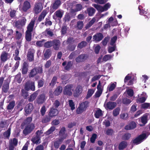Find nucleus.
Returning <instances> with one entry per match:
<instances>
[{
  "mask_svg": "<svg viewBox=\"0 0 150 150\" xmlns=\"http://www.w3.org/2000/svg\"><path fill=\"white\" fill-rule=\"evenodd\" d=\"M55 127L54 126L51 127L46 132L45 134L46 135H49L52 133L54 131Z\"/></svg>",
  "mask_w": 150,
  "mask_h": 150,
  "instance_id": "obj_56",
  "label": "nucleus"
},
{
  "mask_svg": "<svg viewBox=\"0 0 150 150\" xmlns=\"http://www.w3.org/2000/svg\"><path fill=\"white\" fill-rule=\"evenodd\" d=\"M48 12V9L46 8L43 11L41 12V13L39 16L38 19V21L39 22L43 20L46 15L47 14Z\"/></svg>",
  "mask_w": 150,
  "mask_h": 150,
  "instance_id": "obj_23",
  "label": "nucleus"
},
{
  "mask_svg": "<svg viewBox=\"0 0 150 150\" xmlns=\"http://www.w3.org/2000/svg\"><path fill=\"white\" fill-rule=\"evenodd\" d=\"M83 87L80 85H77L74 91L73 92V95L74 97H78L82 93L83 89Z\"/></svg>",
  "mask_w": 150,
  "mask_h": 150,
  "instance_id": "obj_10",
  "label": "nucleus"
},
{
  "mask_svg": "<svg viewBox=\"0 0 150 150\" xmlns=\"http://www.w3.org/2000/svg\"><path fill=\"white\" fill-rule=\"evenodd\" d=\"M115 131L112 129H108L105 132V133L108 135H112L114 133Z\"/></svg>",
  "mask_w": 150,
  "mask_h": 150,
  "instance_id": "obj_59",
  "label": "nucleus"
},
{
  "mask_svg": "<svg viewBox=\"0 0 150 150\" xmlns=\"http://www.w3.org/2000/svg\"><path fill=\"white\" fill-rule=\"evenodd\" d=\"M38 74V71H36V69L34 68L31 70L29 74V77L30 78L33 77Z\"/></svg>",
  "mask_w": 150,
  "mask_h": 150,
  "instance_id": "obj_37",
  "label": "nucleus"
},
{
  "mask_svg": "<svg viewBox=\"0 0 150 150\" xmlns=\"http://www.w3.org/2000/svg\"><path fill=\"white\" fill-rule=\"evenodd\" d=\"M45 100V95L44 94H42L38 96L36 99V101L38 104H40L43 103Z\"/></svg>",
  "mask_w": 150,
  "mask_h": 150,
  "instance_id": "obj_22",
  "label": "nucleus"
},
{
  "mask_svg": "<svg viewBox=\"0 0 150 150\" xmlns=\"http://www.w3.org/2000/svg\"><path fill=\"white\" fill-rule=\"evenodd\" d=\"M93 6L98 11L103 12V6H102L97 4H93Z\"/></svg>",
  "mask_w": 150,
  "mask_h": 150,
  "instance_id": "obj_44",
  "label": "nucleus"
},
{
  "mask_svg": "<svg viewBox=\"0 0 150 150\" xmlns=\"http://www.w3.org/2000/svg\"><path fill=\"white\" fill-rule=\"evenodd\" d=\"M87 45V43L86 42L82 41L78 44L77 47L80 49H81L85 47Z\"/></svg>",
  "mask_w": 150,
  "mask_h": 150,
  "instance_id": "obj_41",
  "label": "nucleus"
},
{
  "mask_svg": "<svg viewBox=\"0 0 150 150\" xmlns=\"http://www.w3.org/2000/svg\"><path fill=\"white\" fill-rule=\"evenodd\" d=\"M142 7L141 6H139L138 7V9L139 11V14L141 15H144L145 16V18H147V20L149 19V16L150 14L148 13L146 11L144 10L143 9H141Z\"/></svg>",
  "mask_w": 150,
  "mask_h": 150,
  "instance_id": "obj_26",
  "label": "nucleus"
},
{
  "mask_svg": "<svg viewBox=\"0 0 150 150\" xmlns=\"http://www.w3.org/2000/svg\"><path fill=\"white\" fill-rule=\"evenodd\" d=\"M8 53L6 51H3L0 56V62L1 63H4L9 58L8 57Z\"/></svg>",
  "mask_w": 150,
  "mask_h": 150,
  "instance_id": "obj_11",
  "label": "nucleus"
},
{
  "mask_svg": "<svg viewBox=\"0 0 150 150\" xmlns=\"http://www.w3.org/2000/svg\"><path fill=\"white\" fill-rule=\"evenodd\" d=\"M15 105V102L14 100L10 102L7 106L8 110H12L14 108Z\"/></svg>",
  "mask_w": 150,
  "mask_h": 150,
  "instance_id": "obj_38",
  "label": "nucleus"
},
{
  "mask_svg": "<svg viewBox=\"0 0 150 150\" xmlns=\"http://www.w3.org/2000/svg\"><path fill=\"white\" fill-rule=\"evenodd\" d=\"M61 4V1L60 0H56L55 1L50 8V10H53V11L57 9Z\"/></svg>",
  "mask_w": 150,
  "mask_h": 150,
  "instance_id": "obj_21",
  "label": "nucleus"
},
{
  "mask_svg": "<svg viewBox=\"0 0 150 150\" xmlns=\"http://www.w3.org/2000/svg\"><path fill=\"white\" fill-rule=\"evenodd\" d=\"M103 113L102 110L100 108H98L94 114V116L96 118H99L100 117H102Z\"/></svg>",
  "mask_w": 150,
  "mask_h": 150,
  "instance_id": "obj_30",
  "label": "nucleus"
},
{
  "mask_svg": "<svg viewBox=\"0 0 150 150\" xmlns=\"http://www.w3.org/2000/svg\"><path fill=\"white\" fill-rule=\"evenodd\" d=\"M127 142L125 141H122L119 144L118 149L119 150H123L127 147Z\"/></svg>",
  "mask_w": 150,
  "mask_h": 150,
  "instance_id": "obj_29",
  "label": "nucleus"
},
{
  "mask_svg": "<svg viewBox=\"0 0 150 150\" xmlns=\"http://www.w3.org/2000/svg\"><path fill=\"white\" fill-rule=\"evenodd\" d=\"M27 20L25 17H22L15 23L16 27L18 29H21L24 26L26 23Z\"/></svg>",
  "mask_w": 150,
  "mask_h": 150,
  "instance_id": "obj_6",
  "label": "nucleus"
},
{
  "mask_svg": "<svg viewBox=\"0 0 150 150\" xmlns=\"http://www.w3.org/2000/svg\"><path fill=\"white\" fill-rule=\"evenodd\" d=\"M52 117L49 115H46L44 117L42 120V122L43 123H47L49 122Z\"/></svg>",
  "mask_w": 150,
  "mask_h": 150,
  "instance_id": "obj_35",
  "label": "nucleus"
},
{
  "mask_svg": "<svg viewBox=\"0 0 150 150\" xmlns=\"http://www.w3.org/2000/svg\"><path fill=\"white\" fill-rule=\"evenodd\" d=\"M117 39V37L115 36L111 38L110 45L112 46H114V44L116 41Z\"/></svg>",
  "mask_w": 150,
  "mask_h": 150,
  "instance_id": "obj_58",
  "label": "nucleus"
},
{
  "mask_svg": "<svg viewBox=\"0 0 150 150\" xmlns=\"http://www.w3.org/2000/svg\"><path fill=\"white\" fill-rule=\"evenodd\" d=\"M45 41V39H42V40L38 41L36 43V45L37 46L39 47L42 46L43 42Z\"/></svg>",
  "mask_w": 150,
  "mask_h": 150,
  "instance_id": "obj_60",
  "label": "nucleus"
},
{
  "mask_svg": "<svg viewBox=\"0 0 150 150\" xmlns=\"http://www.w3.org/2000/svg\"><path fill=\"white\" fill-rule=\"evenodd\" d=\"M88 104L89 102L87 101L81 103L76 109L77 113L79 114L86 110L88 106Z\"/></svg>",
  "mask_w": 150,
  "mask_h": 150,
  "instance_id": "obj_4",
  "label": "nucleus"
},
{
  "mask_svg": "<svg viewBox=\"0 0 150 150\" xmlns=\"http://www.w3.org/2000/svg\"><path fill=\"white\" fill-rule=\"evenodd\" d=\"M15 80L18 83H21L22 81V79L21 78V74H18L16 75L15 77Z\"/></svg>",
  "mask_w": 150,
  "mask_h": 150,
  "instance_id": "obj_53",
  "label": "nucleus"
},
{
  "mask_svg": "<svg viewBox=\"0 0 150 150\" xmlns=\"http://www.w3.org/2000/svg\"><path fill=\"white\" fill-rule=\"evenodd\" d=\"M62 88L61 86H59L53 92L54 95L55 96H59L62 92Z\"/></svg>",
  "mask_w": 150,
  "mask_h": 150,
  "instance_id": "obj_31",
  "label": "nucleus"
},
{
  "mask_svg": "<svg viewBox=\"0 0 150 150\" xmlns=\"http://www.w3.org/2000/svg\"><path fill=\"white\" fill-rule=\"evenodd\" d=\"M10 81L8 79L5 80L2 87V92L6 93L8 92L9 88Z\"/></svg>",
  "mask_w": 150,
  "mask_h": 150,
  "instance_id": "obj_15",
  "label": "nucleus"
},
{
  "mask_svg": "<svg viewBox=\"0 0 150 150\" xmlns=\"http://www.w3.org/2000/svg\"><path fill=\"white\" fill-rule=\"evenodd\" d=\"M24 89L27 90H31L33 91L35 90V82L31 81H26L24 85Z\"/></svg>",
  "mask_w": 150,
  "mask_h": 150,
  "instance_id": "obj_5",
  "label": "nucleus"
},
{
  "mask_svg": "<svg viewBox=\"0 0 150 150\" xmlns=\"http://www.w3.org/2000/svg\"><path fill=\"white\" fill-rule=\"evenodd\" d=\"M25 89H22L21 90V96L24 99H27L29 96L28 91Z\"/></svg>",
  "mask_w": 150,
  "mask_h": 150,
  "instance_id": "obj_33",
  "label": "nucleus"
},
{
  "mask_svg": "<svg viewBox=\"0 0 150 150\" xmlns=\"http://www.w3.org/2000/svg\"><path fill=\"white\" fill-rule=\"evenodd\" d=\"M16 40L22 39V34L18 31H16Z\"/></svg>",
  "mask_w": 150,
  "mask_h": 150,
  "instance_id": "obj_61",
  "label": "nucleus"
},
{
  "mask_svg": "<svg viewBox=\"0 0 150 150\" xmlns=\"http://www.w3.org/2000/svg\"><path fill=\"white\" fill-rule=\"evenodd\" d=\"M131 135L129 133H126L122 136V139L125 140H128L131 137Z\"/></svg>",
  "mask_w": 150,
  "mask_h": 150,
  "instance_id": "obj_57",
  "label": "nucleus"
},
{
  "mask_svg": "<svg viewBox=\"0 0 150 150\" xmlns=\"http://www.w3.org/2000/svg\"><path fill=\"white\" fill-rule=\"evenodd\" d=\"M103 38V34L101 33H98L94 35L93 37V40L96 42H98L101 40Z\"/></svg>",
  "mask_w": 150,
  "mask_h": 150,
  "instance_id": "obj_20",
  "label": "nucleus"
},
{
  "mask_svg": "<svg viewBox=\"0 0 150 150\" xmlns=\"http://www.w3.org/2000/svg\"><path fill=\"white\" fill-rule=\"evenodd\" d=\"M52 40L48 41L44 44V47L46 48H49L52 47Z\"/></svg>",
  "mask_w": 150,
  "mask_h": 150,
  "instance_id": "obj_51",
  "label": "nucleus"
},
{
  "mask_svg": "<svg viewBox=\"0 0 150 150\" xmlns=\"http://www.w3.org/2000/svg\"><path fill=\"white\" fill-rule=\"evenodd\" d=\"M74 7V10L75 11L78 12L81 11L83 8L82 5L80 4H78L73 5V7Z\"/></svg>",
  "mask_w": 150,
  "mask_h": 150,
  "instance_id": "obj_34",
  "label": "nucleus"
},
{
  "mask_svg": "<svg viewBox=\"0 0 150 150\" xmlns=\"http://www.w3.org/2000/svg\"><path fill=\"white\" fill-rule=\"evenodd\" d=\"M44 33L45 36L48 35L49 36L52 37L54 35L53 32L50 28H47L45 31Z\"/></svg>",
  "mask_w": 150,
  "mask_h": 150,
  "instance_id": "obj_43",
  "label": "nucleus"
},
{
  "mask_svg": "<svg viewBox=\"0 0 150 150\" xmlns=\"http://www.w3.org/2000/svg\"><path fill=\"white\" fill-rule=\"evenodd\" d=\"M38 88L42 87L44 83V80L43 79L39 80L38 82Z\"/></svg>",
  "mask_w": 150,
  "mask_h": 150,
  "instance_id": "obj_50",
  "label": "nucleus"
},
{
  "mask_svg": "<svg viewBox=\"0 0 150 150\" xmlns=\"http://www.w3.org/2000/svg\"><path fill=\"white\" fill-rule=\"evenodd\" d=\"M38 94V91L33 93L30 96L28 100L30 102H33L35 100Z\"/></svg>",
  "mask_w": 150,
  "mask_h": 150,
  "instance_id": "obj_28",
  "label": "nucleus"
},
{
  "mask_svg": "<svg viewBox=\"0 0 150 150\" xmlns=\"http://www.w3.org/2000/svg\"><path fill=\"white\" fill-rule=\"evenodd\" d=\"M51 55V51L50 49H47L45 51L44 56L46 59H48L50 58Z\"/></svg>",
  "mask_w": 150,
  "mask_h": 150,
  "instance_id": "obj_49",
  "label": "nucleus"
},
{
  "mask_svg": "<svg viewBox=\"0 0 150 150\" xmlns=\"http://www.w3.org/2000/svg\"><path fill=\"white\" fill-rule=\"evenodd\" d=\"M35 51L33 49H29L27 55V58L29 62H32L34 60V54Z\"/></svg>",
  "mask_w": 150,
  "mask_h": 150,
  "instance_id": "obj_12",
  "label": "nucleus"
},
{
  "mask_svg": "<svg viewBox=\"0 0 150 150\" xmlns=\"http://www.w3.org/2000/svg\"><path fill=\"white\" fill-rule=\"evenodd\" d=\"M62 139H56L54 143V146L55 149H57L61 144Z\"/></svg>",
  "mask_w": 150,
  "mask_h": 150,
  "instance_id": "obj_32",
  "label": "nucleus"
},
{
  "mask_svg": "<svg viewBox=\"0 0 150 150\" xmlns=\"http://www.w3.org/2000/svg\"><path fill=\"white\" fill-rule=\"evenodd\" d=\"M77 27L79 30H81L83 28V22L82 21H79L77 22L76 23Z\"/></svg>",
  "mask_w": 150,
  "mask_h": 150,
  "instance_id": "obj_47",
  "label": "nucleus"
},
{
  "mask_svg": "<svg viewBox=\"0 0 150 150\" xmlns=\"http://www.w3.org/2000/svg\"><path fill=\"white\" fill-rule=\"evenodd\" d=\"M30 2L28 1H25L21 8V11L24 12H26L31 8Z\"/></svg>",
  "mask_w": 150,
  "mask_h": 150,
  "instance_id": "obj_13",
  "label": "nucleus"
},
{
  "mask_svg": "<svg viewBox=\"0 0 150 150\" xmlns=\"http://www.w3.org/2000/svg\"><path fill=\"white\" fill-rule=\"evenodd\" d=\"M73 86L72 84L67 85L65 86L63 91V94L67 96H71L73 94L71 89Z\"/></svg>",
  "mask_w": 150,
  "mask_h": 150,
  "instance_id": "obj_7",
  "label": "nucleus"
},
{
  "mask_svg": "<svg viewBox=\"0 0 150 150\" xmlns=\"http://www.w3.org/2000/svg\"><path fill=\"white\" fill-rule=\"evenodd\" d=\"M58 113V110L57 109L54 108V107H52L50 108L48 115L52 118H53L57 116Z\"/></svg>",
  "mask_w": 150,
  "mask_h": 150,
  "instance_id": "obj_17",
  "label": "nucleus"
},
{
  "mask_svg": "<svg viewBox=\"0 0 150 150\" xmlns=\"http://www.w3.org/2000/svg\"><path fill=\"white\" fill-rule=\"evenodd\" d=\"M141 122L144 125H145L147 122L148 117L146 115H143L141 117Z\"/></svg>",
  "mask_w": 150,
  "mask_h": 150,
  "instance_id": "obj_52",
  "label": "nucleus"
},
{
  "mask_svg": "<svg viewBox=\"0 0 150 150\" xmlns=\"http://www.w3.org/2000/svg\"><path fill=\"white\" fill-rule=\"evenodd\" d=\"M73 65V62L71 61H68L67 65L64 67V69L65 70L69 71L71 67Z\"/></svg>",
  "mask_w": 150,
  "mask_h": 150,
  "instance_id": "obj_40",
  "label": "nucleus"
},
{
  "mask_svg": "<svg viewBox=\"0 0 150 150\" xmlns=\"http://www.w3.org/2000/svg\"><path fill=\"white\" fill-rule=\"evenodd\" d=\"M132 101L129 99L127 98H125L122 99V103L124 104L127 105L129 104Z\"/></svg>",
  "mask_w": 150,
  "mask_h": 150,
  "instance_id": "obj_46",
  "label": "nucleus"
},
{
  "mask_svg": "<svg viewBox=\"0 0 150 150\" xmlns=\"http://www.w3.org/2000/svg\"><path fill=\"white\" fill-rule=\"evenodd\" d=\"M57 80V77L56 76H54L50 83V85L51 86L53 87L56 84Z\"/></svg>",
  "mask_w": 150,
  "mask_h": 150,
  "instance_id": "obj_48",
  "label": "nucleus"
},
{
  "mask_svg": "<svg viewBox=\"0 0 150 150\" xmlns=\"http://www.w3.org/2000/svg\"><path fill=\"white\" fill-rule=\"evenodd\" d=\"M35 20L32 19L27 27V30L25 32V39L28 42H30L32 40V32L33 31Z\"/></svg>",
  "mask_w": 150,
  "mask_h": 150,
  "instance_id": "obj_2",
  "label": "nucleus"
},
{
  "mask_svg": "<svg viewBox=\"0 0 150 150\" xmlns=\"http://www.w3.org/2000/svg\"><path fill=\"white\" fill-rule=\"evenodd\" d=\"M32 121V117H28L26 118L21 124V129H23L25 125L23 131V133L25 136L30 133L35 128L34 124L31 123Z\"/></svg>",
  "mask_w": 150,
  "mask_h": 150,
  "instance_id": "obj_1",
  "label": "nucleus"
},
{
  "mask_svg": "<svg viewBox=\"0 0 150 150\" xmlns=\"http://www.w3.org/2000/svg\"><path fill=\"white\" fill-rule=\"evenodd\" d=\"M28 62L26 61L24 62L22 66V74H26L28 71Z\"/></svg>",
  "mask_w": 150,
  "mask_h": 150,
  "instance_id": "obj_24",
  "label": "nucleus"
},
{
  "mask_svg": "<svg viewBox=\"0 0 150 150\" xmlns=\"http://www.w3.org/2000/svg\"><path fill=\"white\" fill-rule=\"evenodd\" d=\"M95 21V19L93 18L88 23H87L85 27V28L86 29H87L90 28L94 23Z\"/></svg>",
  "mask_w": 150,
  "mask_h": 150,
  "instance_id": "obj_42",
  "label": "nucleus"
},
{
  "mask_svg": "<svg viewBox=\"0 0 150 150\" xmlns=\"http://www.w3.org/2000/svg\"><path fill=\"white\" fill-rule=\"evenodd\" d=\"M11 128L10 127L8 129L3 133V135L5 137L8 139L11 134Z\"/></svg>",
  "mask_w": 150,
  "mask_h": 150,
  "instance_id": "obj_39",
  "label": "nucleus"
},
{
  "mask_svg": "<svg viewBox=\"0 0 150 150\" xmlns=\"http://www.w3.org/2000/svg\"><path fill=\"white\" fill-rule=\"evenodd\" d=\"M43 6L42 2L38 1L36 2L33 8V12L35 15L40 13L43 8Z\"/></svg>",
  "mask_w": 150,
  "mask_h": 150,
  "instance_id": "obj_3",
  "label": "nucleus"
},
{
  "mask_svg": "<svg viewBox=\"0 0 150 150\" xmlns=\"http://www.w3.org/2000/svg\"><path fill=\"white\" fill-rule=\"evenodd\" d=\"M88 58L87 54H81L75 59V61L77 63H79L84 62Z\"/></svg>",
  "mask_w": 150,
  "mask_h": 150,
  "instance_id": "obj_14",
  "label": "nucleus"
},
{
  "mask_svg": "<svg viewBox=\"0 0 150 150\" xmlns=\"http://www.w3.org/2000/svg\"><path fill=\"white\" fill-rule=\"evenodd\" d=\"M116 87L115 85L113 83H111L110 85L108 86V88L110 91H112Z\"/></svg>",
  "mask_w": 150,
  "mask_h": 150,
  "instance_id": "obj_64",
  "label": "nucleus"
},
{
  "mask_svg": "<svg viewBox=\"0 0 150 150\" xmlns=\"http://www.w3.org/2000/svg\"><path fill=\"white\" fill-rule=\"evenodd\" d=\"M96 12L95 9L92 7H88L87 10L85 11L86 14H88L89 16H93Z\"/></svg>",
  "mask_w": 150,
  "mask_h": 150,
  "instance_id": "obj_27",
  "label": "nucleus"
},
{
  "mask_svg": "<svg viewBox=\"0 0 150 150\" xmlns=\"http://www.w3.org/2000/svg\"><path fill=\"white\" fill-rule=\"evenodd\" d=\"M76 47V45L69 44L67 46V49L69 51H73L75 50Z\"/></svg>",
  "mask_w": 150,
  "mask_h": 150,
  "instance_id": "obj_63",
  "label": "nucleus"
},
{
  "mask_svg": "<svg viewBox=\"0 0 150 150\" xmlns=\"http://www.w3.org/2000/svg\"><path fill=\"white\" fill-rule=\"evenodd\" d=\"M141 107L144 109H150V103H146L142 104Z\"/></svg>",
  "mask_w": 150,
  "mask_h": 150,
  "instance_id": "obj_55",
  "label": "nucleus"
},
{
  "mask_svg": "<svg viewBox=\"0 0 150 150\" xmlns=\"http://www.w3.org/2000/svg\"><path fill=\"white\" fill-rule=\"evenodd\" d=\"M136 125V124L134 122L132 121L128 125L125 126V129L126 130L132 129L135 128Z\"/></svg>",
  "mask_w": 150,
  "mask_h": 150,
  "instance_id": "obj_25",
  "label": "nucleus"
},
{
  "mask_svg": "<svg viewBox=\"0 0 150 150\" xmlns=\"http://www.w3.org/2000/svg\"><path fill=\"white\" fill-rule=\"evenodd\" d=\"M146 134L145 133L140 135L134 139L132 140L133 143L137 144H139L142 142L143 140L146 139Z\"/></svg>",
  "mask_w": 150,
  "mask_h": 150,
  "instance_id": "obj_8",
  "label": "nucleus"
},
{
  "mask_svg": "<svg viewBox=\"0 0 150 150\" xmlns=\"http://www.w3.org/2000/svg\"><path fill=\"white\" fill-rule=\"evenodd\" d=\"M120 111V108L117 107L114 109L113 111V115L114 117H116L119 114Z\"/></svg>",
  "mask_w": 150,
  "mask_h": 150,
  "instance_id": "obj_45",
  "label": "nucleus"
},
{
  "mask_svg": "<svg viewBox=\"0 0 150 150\" xmlns=\"http://www.w3.org/2000/svg\"><path fill=\"white\" fill-rule=\"evenodd\" d=\"M76 12L74 10V8H71L70 9V16L71 18H74L75 17V16L76 15Z\"/></svg>",
  "mask_w": 150,
  "mask_h": 150,
  "instance_id": "obj_62",
  "label": "nucleus"
},
{
  "mask_svg": "<svg viewBox=\"0 0 150 150\" xmlns=\"http://www.w3.org/2000/svg\"><path fill=\"white\" fill-rule=\"evenodd\" d=\"M71 18L68 13H67L65 15L64 17V20L65 22H69Z\"/></svg>",
  "mask_w": 150,
  "mask_h": 150,
  "instance_id": "obj_54",
  "label": "nucleus"
},
{
  "mask_svg": "<svg viewBox=\"0 0 150 150\" xmlns=\"http://www.w3.org/2000/svg\"><path fill=\"white\" fill-rule=\"evenodd\" d=\"M117 103L115 102L109 101L107 102L105 106H104L107 109L111 110L114 109L116 106Z\"/></svg>",
  "mask_w": 150,
  "mask_h": 150,
  "instance_id": "obj_19",
  "label": "nucleus"
},
{
  "mask_svg": "<svg viewBox=\"0 0 150 150\" xmlns=\"http://www.w3.org/2000/svg\"><path fill=\"white\" fill-rule=\"evenodd\" d=\"M64 14V11L61 10H58L55 12L52 16L54 20L57 19L59 20L62 18Z\"/></svg>",
  "mask_w": 150,
  "mask_h": 150,
  "instance_id": "obj_9",
  "label": "nucleus"
},
{
  "mask_svg": "<svg viewBox=\"0 0 150 150\" xmlns=\"http://www.w3.org/2000/svg\"><path fill=\"white\" fill-rule=\"evenodd\" d=\"M34 108L33 104L29 103L24 108V110L26 114L28 115L30 114Z\"/></svg>",
  "mask_w": 150,
  "mask_h": 150,
  "instance_id": "obj_18",
  "label": "nucleus"
},
{
  "mask_svg": "<svg viewBox=\"0 0 150 150\" xmlns=\"http://www.w3.org/2000/svg\"><path fill=\"white\" fill-rule=\"evenodd\" d=\"M40 138L38 136H36L32 138L31 139V141L34 144H38L40 142H39Z\"/></svg>",
  "mask_w": 150,
  "mask_h": 150,
  "instance_id": "obj_36",
  "label": "nucleus"
},
{
  "mask_svg": "<svg viewBox=\"0 0 150 150\" xmlns=\"http://www.w3.org/2000/svg\"><path fill=\"white\" fill-rule=\"evenodd\" d=\"M52 47L54 50H59L61 44L59 40L54 39L52 40Z\"/></svg>",
  "mask_w": 150,
  "mask_h": 150,
  "instance_id": "obj_16",
  "label": "nucleus"
}]
</instances>
